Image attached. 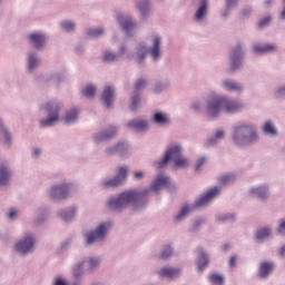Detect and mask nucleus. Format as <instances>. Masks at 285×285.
Here are the masks:
<instances>
[{
	"instance_id": "64",
	"label": "nucleus",
	"mask_w": 285,
	"mask_h": 285,
	"mask_svg": "<svg viewBox=\"0 0 285 285\" xmlns=\"http://www.w3.org/2000/svg\"><path fill=\"white\" fill-rule=\"evenodd\" d=\"M278 19L281 21H285V0H283V7H282L281 12L278 13Z\"/></svg>"
},
{
	"instance_id": "4",
	"label": "nucleus",
	"mask_w": 285,
	"mask_h": 285,
	"mask_svg": "<svg viewBox=\"0 0 285 285\" xmlns=\"http://www.w3.org/2000/svg\"><path fill=\"white\" fill-rule=\"evenodd\" d=\"M232 141L237 148H246L259 141L257 125L248 120H242L234 125Z\"/></svg>"
},
{
	"instance_id": "56",
	"label": "nucleus",
	"mask_w": 285,
	"mask_h": 285,
	"mask_svg": "<svg viewBox=\"0 0 285 285\" xmlns=\"http://www.w3.org/2000/svg\"><path fill=\"white\" fill-rule=\"evenodd\" d=\"M190 108L194 112H202V110H204V102H202V100L194 101Z\"/></svg>"
},
{
	"instance_id": "14",
	"label": "nucleus",
	"mask_w": 285,
	"mask_h": 285,
	"mask_svg": "<svg viewBox=\"0 0 285 285\" xmlns=\"http://www.w3.org/2000/svg\"><path fill=\"white\" fill-rule=\"evenodd\" d=\"M40 66H41V56L39 55V51L35 49L27 51L26 58H24V70L27 75H35V72L39 70Z\"/></svg>"
},
{
	"instance_id": "7",
	"label": "nucleus",
	"mask_w": 285,
	"mask_h": 285,
	"mask_svg": "<svg viewBox=\"0 0 285 285\" xmlns=\"http://www.w3.org/2000/svg\"><path fill=\"white\" fill-rule=\"evenodd\" d=\"M220 193H222V187H217V186L213 187L204 196L198 198L194 205L191 206L185 205L180 209V212L175 216V222H184V219H186V217H188L190 213H195L197 208H204L208 206V204H210V202H213L215 197H218Z\"/></svg>"
},
{
	"instance_id": "48",
	"label": "nucleus",
	"mask_w": 285,
	"mask_h": 285,
	"mask_svg": "<svg viewBox=\"0 0 285 285\" xmlns=\"http://www.w3.org/2000/svg\"><path fill=\"white\" fill-rule=\"evenodd\" d=\"M119 59H131L132 56L128 55V47L126 45H120L118 48Z\"/></svg>"
},
{
	"instance_id": "42",
	"label": "nucleus",
	"mask_w": 285,
	"mask_h": 285,
	"mask_svg": "<svg viewBox=\"0 0 285 285\" xmlns=\"http://www.w3.org/2000/svg\"><path fill=\"white\" fill-rule=\"evenodd\" d=\"M129 108L131 112H137L141 108V99L139 98V92H132Z\"/></svg>"
},
{
	"instance_id": "39",
	"label": "nucleus",
	"mask_w": 285,
	"mask_h": 285,
	"mask_svg": "<svg viewBox=\"0 0 285 285\" xmlns=\"http://www.w3.org/2000/svg\"><path fill=\"white\" fill-rule=\"evenodd\" d=\"M215 219L218 224H228L235 222L236 217L235 214L232 213H218L216 214Z\"/></svg>"
},
{
	"instance_id": "45",
	"label": "nucleus",
	"mask_w": 285,
	"mask_h": 285,
	"mask_svg": "<svg viewBox=\"0 0 285 285\" xmlns=\"http://www.w3.org/2000/svg\"><path fill=\"white\" fill-rule=\"evenodd\" d=\"M175 248H173V245L168 244L163 247V250L160 252V259H168L170 255H173Z\"/></svg>"
},
{
	"instance_id": "57",
	"label": "nucleus",
	"mask_w": 285,
	"mask_h": 285,
	"mask_svg": "<svg viewBox=\"0 0 285 285\" xmlns=\"http://www.w3.org/2000/svg\"><path fill=\"white\" fill-rule=\"evenodd\" d=\"M165 188H167L169 193H177V184H175L170 177H168V183L165 185Z\"/></svg>"
},
{
	"instance_id": "63",
	"label": "nucleus",
	"mask_w": 285,
	"mask_h": 285,
	"mask_svg": "<svg viewBox=\"0 0 285 285\" xmlns=\"http://www.w3.org/2000/svg\"><path fill=\"white\" fill-rule=\"evenodd\" d=\"M229 267L232 268H236L237 267V255H232L229 257V262H228Z\"/></svg>"
},
{
	"instance_id": "17",
	"label": "nucleus",
	"mask_w": 285,
	"mask_h": 285,
	"mask_svg": "<svg viewBox=\"0 0 285 285\" xmlns=\"http://www.w3.org/2000/svg\"><path fill=\"white\" fill-rule=\"evenodd\" d=\"M196 11L194 13V21L197 23H204L208 17V10L210 9V0H194Z\"/></svg>"
},
{
	"instance_id": "21",
	"label": "nucleus",
	"mask_w": 285,
	"mask_h": 285,
	"mask_svg": "<svg viewBox=\"0 0 285 285\" xmlns=\"http://www.w3.org/2000/svg\"><path fill=\"white\" fill-rule=\"evenodd\" d=\"M220 88L225 90V92H236L237 95L244 92V85L233 78H224L220 81Z\"/></svg>"
},
{
	"instance_id": "15",
	"label": "nucleus",
	"mask_w": 285,
	"mask_h": 285,
	"mask_svg": "<svg viewBox=\"0 0 285 285\" xmlns=\"http://www.w3.org/2000/svg\"><path fill=\"white\" fill-rule=\"evenodd\" d=\"M117 135H119V127L111 125L106 129L94 134L91 139L96 146H99V144H104V141H110V139H114V137H117Z\"/></svg>"
},
{
	"instance_id": "11",
	"label": "nucleus",
	"mask_w": 285,
	"mask_h": 285,
	"mask_svg": "<svg viewBox=\"0 0 285 285\" xmlns=\"http://www.w3.org/2000/svg\"><path fill=\"white\" fill-rule=\"evenodd\" d=\"M26 41L37 52H42L48 48V33L43 30H33L26 35Z\"/></svg>"
},
{
	"instance_id": "62",
	"label": "nucleus",
	"mask_w": 285,
	"mask_h": 285,
	"mask_svg": "<svg viewBox=\"0 0 285 285\" xmlns=\"http://www.w3.org/2000/svg\"><path fill=\"white\" fill-rule=\"evenodd\" d=\"M233 9L228 8V7H225V9H223L220 11V17L222 19L226 20L230 17V12H232Z\"/></svg>"
},
{
	"instance_id": "50",
	"label": "nucleus",
	"mask_w": 285,
	"mask_h": 285,
	"mask_svg": "<svg viewBox=\"0 0 285 285\" xmlns=\"http://www.w3.org/2000/svg\"><path fill=\"white\" fill-rule=\"evenodd\" d=\"M50 81H55V83H61V81H66V75L62 72H55L49 78Z\"/></svg>"
},
{
	"instance_id": "31",
	"label": "nucleus",
	"mask_w": 285,
	"mask_h": 285,
	"mask_svg": "<svg viewBox=\"0 0 285 285\" xmlns=\"http://www.w3.org/2000/svg\"><path fill=\"white\" fill-rule=\"evenodd\" d=\"M158 275L159 277H168L169 279H173L181 275V269L175 267H163L158 271Z\"/></svg>"
},
{
	"instance_id": "38",
	"label": "nucleus",
	"mask_w": 285,
	"mask_h": 285,
	"mask_svg": "<svg viewBox=\"0 0 285 285\" xmlns=\"http://www.w3.org/2000/svg\"><path fill=\"white\" fill-rule=\"evenodd\" d=\"M87 37H90V39H101L104 35H106V28L104 27H96V28H89L86 30Z\"/></svg>"
},
{
	"instance_id": "3",
	"label": "nucleus",
	"mask_w": 285,
	"mask_h": 285,
	"mask_svg": "<svg viewBox=\"0 0 285 285\" xmlns=\"http://www.w3.org/2000/svg\"><path fill=\"white\" fill-rule=\"evenodd\" d=\"M243 108L244 104H242V101L228 96H214L205 101L206 115L207 117H210V119L222 117L223 112L235 115L243 110Z\"/></svg>"
},
{
	"instance_id": "13",
	"label": "nucleus",
	"mask_w": 285,
	"mask_h": 285,
	"mask_svg": "<svg viewBox=\"0 0 285 285\" xmlns=\"http://www.w3.org/2000/svg\"><path fill=\"white\" fill-rule=\"evenodd\" d=\"M14 171L12 170V166L10 161L3 159L0 160V188L8 190L12 186V177Z\"/></svg>"
},
{
	"instance_id": "10",
	"label": "nucleus",
	"mask_w": 285,
	"mask_h": 285,
	"mask_svg": "<svg viewBox=\"0 0 285 285\" xmlns=\"http://www.w3.org/2000/svg\"><path fill=\"white\" fill-rule=\"evenodd\" d=\"M37 250V236L33 233H24L13 245V253L18 257H30Z\"/></svg>"
},
{
	"instance_id": "24",
	"label": "nucleus",
	"mask_w": 285,
	"mask_h": 285,
	"mask_svg": "<svg viewBox=\"0 0 285 285\" xmlns=\"http://www.w3.org/2000/svg\"><path fill=\"white\" fill-rule=\"evenodd\" d=\"M79 112L81 109L78 106L71 107L65 112L63 124L65 126H75L79 121Z\"/></svg>"
},
{
	"instance_id": "5",
	"label": "nucleus",
	"mask_w": 285,
	"mask_h": 285,
	"mask_svg": "<svg viewBox=\"0 0 285 285\" xmlns=\"http://www.w3.org/2000/svg\"><path fill=\"white\" fill-rule=\"evenodd\" d=\"M115 223L112 220H102L98 223L94 229L86 232L83 234V244L87 248H92V246H99L108 239L110 230H112Z\"/></svg>"
},
{
	"instance_id": "55",
	"label": "nucleus",
	"mask_w": 285,
	"mask_h": 285,
	"mask_svg": "<svg viewBox=\"0 0 285 285\" xmlns=\"http://www.w3.org/2000/svg\"><path fill=\"white\" fill-rule=\"evenodd\" d=\"M272 17L271 16H267L265 18H262L259 21H258V24L257 27L263 29V28H268V24L271 23L272 21Z\"/></svg>"
},
{
	"instance_id": "47",
	"label": "nucleus",
	"mask_w": 285,
	"mask_h": 285,
	"mask_svg": "<svg viewBox=\"0 0 285 285\" xmlns=\"http://www.w3.org/2000/svg\"><path fill=\"white\" fill-rule=\"evenodd\" d=\"M116 177L119 179L120 183H125L126 178L128 177V166H121L118 169Z\"/></svg>"
},
{
	"instance_id": "18",
	"label": "nucleus",
	"mask_w": 285,
	"mask_h": 285,
	"mask_svg": "<svg viewBox=\"0 0 285 285\" xmlns=\"http://www.w3.org/2000/svg\"><path fill=\"white\" fill-rule=\"evenodd\" d=\"M181 150H184V147H181V144H176L171 146L166 153L163 159L157 161L158 168H165V166L168 165L170 159L174 161L179 159L181 155Z\"/></svg>"
},
{
	"instance_id": "44",
	"label": "nucleus",
	"mask_w": 285,
	"mask_h": 285,
	"mask_svg": "<svg viewBox=\"0 0 285 285\" xmlns=\"http://www.w3.org/2000/svg\"><path fill=\"white\" fill-rule=\"evenodd\" d=\"M206 164H208V157H198L195 165V173L199 174L202 170H204V166H206Z\"/></svg>"
},
{
	"instance_id": "43",
	"label": "nucleus",
	"mask_w": 285,
	"mask_h": 285,
	"mask_svg": "<svg viewBox=\"0 0 285 285\" xmlns=\"http://www.w3.org/2000/svg\"><path fill=\"white\" fill-rule=\"evenodd\" d=\"M81 92H82V97H86L87 99H92V97H95L97 92V87L92 85H87Z\"/></svg>"
},
{
	"instance_id": "52",
	"label": "nucleus",
	"mask_w": 285,
	"mask_h": 285,
	"mask_svg": "<svg viewBox=\"0 0 285 285\" xmlns=\"http://www.w3.org/2000/svg\"><path fill=\"white\" fill-rule=\"evenodd\" d=\"M146 86H148V80L146 78L138 79L135 85L134 92H139V90H144V88H146Z\"/></svg>"
},
{
	"instance_id": "29",
	"label": "nucleus",
	"mask_w": 285,
	"mask_h": 285,
	"mask_svg": "<svg viewBox=\"0 0 285 285\" xmlns=\"http://www.w3.org/2000/svg\"><path fill=\"white\" fill-rule=\"evenodd\" d=\"M151 121L156 126H170V116L164 111H157L154 114Z\"/></svg>"
},
{
	"instance_id": "6",
	"label": "nucleus",
	"mask_w": 285,
	"mask_h": 285,
	"mask_svg": "<svg viewBox=\"0 0 285 285\" xmlns=\"http://www.w3.org/2000/svg\"><path fill=\"white\" fill-rule=\"evenodd\" d=\"M61 110H63V104L59 100H48L40 106V111L46 115V118L39 120L40 128H52L62 120Z\"/></svg>"
},
{
	"instance_id": "35",
	"label": "nucleus",
	"mask_w": 285,
	"mask_h": 285,
	"mask_svg": "<svg viewBox=\"0 0 285 285\" xmlns=\"http://www.w3.org/2000/svg\"><path fill=\"white\" fill-rule=\"evenodd\" d=\"M48 215H49V212L47 207L38 208L36 212V219H35L36 225L41 226L46 224V222L48 220Z\"/></svg>"
},
{
	"instance_id": "9",
	"label": "nucleus",
	"mask_w": 285,
	"mask_h": 285,
	"mask_svg": "<svg viewBox=\"0 0 285 285\" xmlns=\"http://www.w3.org/2000/svg\"><path fill=\"white\" fill-rule=\"evenodd\" d=\"M101 256H88L72 266V275L80 279L83 274H92L101 267Z\"/></svg>"
},
{
	"instance_id": "51",
	"label": "nucleus",
	"mask_w": 285,
	"mask_h": 285,
	"mask_svg": "<svg viewBox=\"0 0 285 285\" xmlns=\"http://www.w3.org/2000/svg\"><path fill=\"white\" fill-rule=\"evenodd\" d=\"M274 97L276 99H285V85H281V86L275 88Z\"/></svg>"
},
{
	"instance_id": "25",
	"label": "nucleus",
	"mask_w": 285,
	"mask_h": 285,
	"mask_svg": "<svg viewBox=\"0 0 285 285\" xmlns=\"http://www.w3.org/2000/svg\"><path fill=\"white\" fill-rule=\"evenodd\" d=\"M79 209L77 206L72 205L67 209H60L57 212L58 217L65 222L66 224H70L76 217H77V212Z\"/></svg>"
},
{
	"instance_id": "32",
	"label": "nucleus",
	"mask_w": 285,
	"mask_h": 285,
	"mask_svg": "<svg viewBox=\"0 0 285 285\" xmlns=\"http://www.w3.org/2000/svg\"><path fill=\"white\" fill-rule=\"evenodd\" d=\"M222 139H226V130L217 129L210 137L207 138V146H217Z\"/></svg>"
},
{
	"instance_id": "37",
	"label": "nucleus",
	"mask_w": 285,
	"mask_h": 285,
	"mask_svg": "<svg viewBox=\"0 0 285 285\" xmlns=\"http://www.w3.org/2000/svg\"><path fill=\"white\" fill-rule=\"evenodd\" d=\"M236 181L237 175H235L234 173L223 174L218 177V184H220V186H230V184H234Z\"/></svg>"
},
{
	"instance_id": "33",
	"label": "nucleus",
	"mask_w": 285,
	"mask_h": 285,
	"mask_svg": "<svg viewBox=\"0 0 285 285\" xmlns=\"http://www.w3.org/2000/svg\"><path fill=\"white\" fill-rule=\"evenodd\" d=\"M197 268L198 273H203L208 268V254L204 249L198 250Z\"/></svg>"
},
{
	"instance_id": "46",
	"label": "nucleus",
	"mask_w": 285,
	"mask_h": 285,
	"mask_svg": "<svg viewBox=\"0 0 285 285\" xmlns=\"http://www.w3.org/2000/svg\"><path fill=\"white\" fill-rule=\"evenodd\" d=\"M208 279L213 285H224V275L222 274H210Z\"/></svg>"
},
{
	"instance_id": "23",
	"label": "nucleus",
	"mask_w": 285,
	"mask_h": 285,
	"mask_svg": "<svg viewBox=\"0 0 285 285\" xmlns=\"http://www.w3.org/2000/svg\"><path fill=\"white\" fill-rule=\"evenodd\" d=\"M254 237H255L256 242H258V244H264V242H266L268 239H273V226L265 225V226L258 228L255 232Z\"/></svg>"
},
{
	"instance_id": "16",
	"label": "nucleus",
	"mask_w": 285,
	"mask_h": 285,
	"mask_svg": "<svg viewBox=\"0 0 285 285\" xmlns=\"http://www.w3.org/2000/svg\"><path fill=\"white\" fill-rule=\"evenodd\" d=\"M116 21L120 30L125 32L127 37H132V31L135 30V28H137V20H135L130 16L118 13L116 17Z\"/></svg>"
},
{
	"instance_id": "61",
	"label": "nucleus",
	"mask_w": 285,
	"mask_h": 285,
	"mask_svg": "<svg viewBox=\"0 0 285 285\" xmlns=\"http://www.w3.org/2000/svg\"><path fill=\"white\" fill-rule=\"evenodd\" d=\"M52 285H68V279H66L61 276H58L53 279Z\"/></svg>"
},
{
	"instance_id": "58",
	"label": "nucleus",
	"mask_w": 285,
	"mask_h": 285,
	"mask_svg": "<svg viewBox=\"0 0 285 285\" xmlns=\"http://www.w3.org/2000/svg\"><path fill=\"white\" fill-rule=\"evenodd\" d=\"M165 89H166V83L161 82V81H158V82L155 83L154 92L156 95H159L160 92H164Z\"/></svg>"
},
{
	"instance_id": "19",
	"label": "nucleus",
	"mask_w": 285,
	"mask_h": 285,
	"mask_svg": "<svg viewBox=\"0 0 285 285\" xmlns=\"http://www.w3.org/2000/svg\"><path fill=\"white\" fill-rule=\"evenodd\" d=\"M249 197L258 199V202H268L271 198V187L266 184L253 186L248 189Z\"/></svg>"
},
{
	"instance_id": "53",
	"label": "nucleus",
	"mask_w": 285,
	"mask_h": 285,
	"mask_svg": "<svg viewBox=\"0 0 285 285\" xmlns=\"http://www.w3.org/2000/svg\"><path fill=\"white\" fill-rule=\"evenodd\" d=\"M276 234L278 237H285V218L281 219L276 227Z\"/></svg>"
},
{
	"instance_id": "2",
	"label": "nucleus",
	"mask_w": 285,
	"mask_h": 285,
	"mask_svg": "<svg viewBox=\"0 0 285 285\" xmlns=\"http://www.w3.org/2000/svg\"><path fill=\"white\" fill-rule=\"evenodd\" d=\"M148 55L151 63H159L164 59V38L161 36H151L149 47L144 41L138 42L131 59L139 68H146Z\"/></svg>"
},
{
	"instance_id": "22",
	"label": "nucleus",
	"mask_w": 285,
	"mask_h": 285,
	"mask_svg": "<svg viewBox=\"0 0 285 285\" xmlns=\"http://www.w3.org/2000/svg\"><path fill=\"white\" fill-rule=\"evenodd\" d=\"M134 8L140 14L141 19H148L153 12V0H136Z\"/></svg>"
},
{
	"instance_id": "1",
	"label": "nucleus",
	"mask_w": 285,
	"mask_h": 285,
	"mask_svg": "<svg viewBox=\"0 0 285 285\" xmlns=\"http://www.w3.org/2000/svg\"><path fill=\"white\" fill-rule=\"evenodd\" d=\"M168 175L159 173L154 178L148 188L140 190L127 189L117 196L110 197L107 202L108 210H111V213H124L126 208H130L134 215L144 213L148 206V197H150L153 194L159 195L161 190L166 188V184H168Z\"/></svg>"
},
{
	"instance_id": "49",
	"label": "nucleus",
	"mask_w": 285,
	"mask_h": 285,
	"mask_svg": "<svg viewBox=\"0 0 285 285\" xmlns=\"http://www.w3.org/2000/svg\"><path fill=\"white\" fill-rule=\"evenodd\" d=\"M174 164L177 168H188L190 166V163L188 161V158L180 156L176 160H174Z\"/></svg>"
},
{
	"instance_id": "36",
	"label": "nucleus",
	"mask_w": 285,
	"mask_h": 285,
	"mask_svg": "<svg viewBox=\"0 0 285 285\" xmlns=\"http://www.w3.org/2000/svg\"><path fill=\"white\" fill-rule=\"evenodd\" d=\"M275 266V264L273 262H264L261 264L259 266V277H262V279H266V277H268V275H271V273H273V267Z\"/></svg>"
},
{
	"instance_id": "54",
	"label": "nucleus",
	"mask_w": 285,
	"mask_h": 285,
	"mask_svg": "<svg viewBox=\"0 0 285 285\" xmlns=\"http://www.w3.org/2000/svg\"><path fill=\"white\" fill-rule=\"evenodd\" d=\"M204 224H206V220L203 218L195 220L190 228V232L197 233V230H199V228H202V226H204Z\"/></svg>"
},
{
	"instance_id": "40",
	"label": "nucleus",
	"mask_w": 285,
	"mask_h": 285,
	"mask_svg": "<svg viewBox=\"0 0 285 285\" xmlns=\"http://www.w3.org/2000/svg\"><path fill=\"white\" fill-rule=\"evenodd\" d=\"M60 30H62V32H75V30H77V22L75 20H62L59 23Z\"/></svg>"
},
{
	"instance_id": "8",
	"label": "nucleus",
	"mask_w": 285,
	"mask_h": 285,
	"mask_svg": "<svg viewBox=\"0 0 285 285\" xmlns=\"http://www.w3.org/2000/svg\"><path fill=\"white\" fill-rule=\"evenodd\" d=\"M73 193H77V183L63 180L52 184L47 189V197H49L51 202H66V199L72 197Z\"/></svg>"
},
{
	"instance_id": "34",
	"label": "nucleus",
	"mask_w": 285,
	"mask_h": 285,
	"mask_svg": "<svg viewBox=\"0 0 285 285\" xmlns=\"http://www.w3.org/2000/svg\"><path fill=\"white\" fill-rule=\"evenodd\" d=\"M124 185L116 176L109 179H104L100 181V187L102 190H110V188H119V186Z\"/></svg>"
},
{
	"instance_id": "30",
	"label": "nucleus",
	"mask_w": 285,
	"mask_h": 285,
	"mask_svg": "<svg viewBox=\"0 0 285 285\" xmlns=\"http://www.w3.org/2000/svg\"><path fill=\"white\" fill-rule=\"evenodd\" d=\"M262 130L264 135H267V137H277V135H279V132L277 131V127L275 126V121L271 119L265 120L262 126Z\"/></svg>"
},
{
	"instance_id": "59",
	"label": "nucleus",
	"mask_w": 285,
	"mask_h": 285,
	"mask_svg": "<svg viewBox=\"0 0 285 285\" xmlns=\"http://www.w3.org/2000/svg\"><path fill=\"white\" fill-rule=\"evenodd\" d=\"M144 177H146V171L144 170L134 171V175H132L134 181H141Z\"/></svg>"
},
{
	"instance_id": "60",
	"label": "nucleus",
	"mask_w": 285,
	"mask_h": 285,
	"mask_svg": "<svg viewBox=\"0 0 285 285\" xmlns=\"http://www.w3.org/2000/svg\"><path fill=\"white\" fill-rule=\"evenodd\" d=\"M240 14L244 19H248L250 14H253V7H245L242 11Z\"/></svg>"
},
{
	"instance_id": "26",
	"label": "nucleus",
	"mask_w": 285,
	"mask_h": 285,
	"mask_svg": "<svg viewBox=\"0 0 285 285\" xmlns=\"http://www.w3.org/2000/svg\"><path fill=\"white\" fill-rule=\"evenodd\" d=\"M126 126L129 130H134L135 132H146V130H148V121L146 119H132L129 120Z\"/></svg>"
},
{
	"instance_id": "20",
	"label": "nucleus",
	"mask_w": 285,
	"mask_h": 285,
	"mask_svg": "<svg viewBox=\"0 0 285 285\" xmlns=\"http://www.w3.org/2000/svg\"><path fill=\"white\" fill-rule=\"evenodd\" d=\"M129 149L130 145H128V141H118L112 146L106 147L104 155H106V157H112L115 155L124 157L125 155H128Z\"/></svg>"
},
{
	"instance_id": "41",
	"label": "nucleus",
	"mask_w": 285,
	"mask_h": 285,
	"mask_svg": "<svg viewBox=\"0 0 285 285\" xmlns=\"http://www.w3.org/2000/svg\"><path fill=\"white\" fill-rule=\"evenodd\" d=\"M104 61L106 63H117V61H121L119 55L114 50H106L102 56Z\"/></svg>"
},
{
	"instance_id": "12",
	"label": "nucleus",
	"mask_w": 285,
	"mask_h": 285,
	"mask_svg": "<svg viewBox=\"0 0 285 285\" xmlns=\"http://www.w3.org/2000/svg\"><path fill=\"white\" fill-rule=\"evenodd\" d=\"M244 45L238 42L229 51V70L230 72H237L244 68Z\"/></svg>"
},
{
	"instance_id": "28",
	"label": "nucleus",
	"mask_w": 285,
	"mask_h": 285,
	"mask_svg": "<svg viewBox=\"0 0 285 285\" xmlns=\"http://www.w3.org/2000/svg\"><path fill=\"white\" fill-rule=\"evenodd\" d=\"M101 99L106 106V108H112V104L115 102V87L107 86L105 87Z\"/></svg>"
},
{
	"instance_id": "27",
	"label": "nucleus",
	"mask_w": 285,
	"mask_h": 285,
	"mask_svg": "<svg viewBox=\"0 0 285 285\" xmlns=\"http://www.w3.org/2000/svg\"><path fill=\"white\" fill-rule=\"evenodd\" d=\"M252 51L254 55H271V52H277V46L273 43H267V45H254L252 47Z\"/></svg>"
}]
</instances>
